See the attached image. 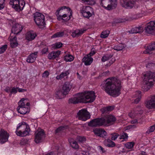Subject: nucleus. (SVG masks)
I'll return each mask as SVG.
<instances>
[{
  "mask_svg": "<svg viewBox=\"0 0 155 155\" xmlns=\"http://www.w3.org/2000/svg\"><path fill=\"white\" fill-rule=\"evenodd\" d=\"M9 135L7 132L3 129L0 130V143L3 144L8 140Z\"/></svg>",
  "mask_w": 155,
  "mask_h": 155,
  "instance_id": "14",
  "label": "nucleus"
},
{
  "mask_svg": "<svg viewBox=\"0 0 155 155\" xmlns=\"http://www.w3.org/2000/svg\"><path fill=\"white\" fill-rule=\"evenodd\" d=\"M100 5L107 10L115 8L117 6V0H101Z\"/></svg>",
  "mask_w": 155,
  "mask_h": 155,
  "instance_id": "6",
  "label": "nucleus"
},
{
  "mask_svg": "<svg viewBox=\"0 0 155 155\" xmlns=\"http://www.w3.org/2000/svg\"><path fill=\"white\" fill-rule=\"evenodd\" d=\"M77 139L78 141L81 143L85 141L86 140V138L85 137L80 136H77Z\"/></svg>",
  "mask_w": 155,
  "mask_h": 155,
  "instance_id": "48",
  "label": "nucleus"
},
{
  "mask_svg": "<svg viewBox=\"0 0 155 155\" xmlns=\"http://www.w3.org/2000/svg\"><path fill=\"white\" fill-rule=\"evenodd\" d=\"M112 135L111 137V139L112 140H115L117 139L119 135L117 134L114 133L112 134Z\"/></svg>",
  "mask_w": 155,
  "mask_h": 155,
  "instance_id": "57",
  "label": "nucleus"
},
{
  "mask_svg": "<svg viewBox=\"0 0 155 155\" xmlns=\"http://www.w3.org/2000/svg\"><path fill=\"white\" fill-rule=\"evenodd\" d=\"M61 52L60 51H52L48 54V58L50 60H54L59 57Z\"/></svg>",
  "mask_w": 155,
  "mask_h": 155,
  "instance_id": "22",
  "label": "nucleus"
},
{
  "mask_svg": "<svg viewBox=\"0 0 155 155\" xmlns=\"http://www.w3.org/2000/svg\"><path fill=\"white\" fill-rule=\"evenodd\" d=\"M93 12H91L90 11V12H82V13H81V14L84 17L89 18L90 17L92 16V15L93 14Z\"/></svg>",
  "mask_w": 155,
  "mask_h": 155,
  "instance_id": "45",
  "label": "nucleus"
},
{
  "mask_svg": "<svg viewBox=\"0 0 155 155\" xmlns=\"http://www.w3.org/2000/svg\"><path fill=\"white\" fill-rule=\"evenodd\" d=\"M7 48V45H5L0 48V54L4 53Z\"/></svg>",
  "mask_w": 155,
  "mask_h": 155,
  "instance_id": "52",
  "label": "nucleus"
},
{
  "mask_svg": "<svg viewBox=\"0 0 155 155\" xmlns=\"http://www.w3.org/2000/svg\"><path fill=\"white\" fill-rule=\"evenodd\" d=\"M110 72L109 71H107L105 72H104L103 73H100L99 76L96 78H99L100 77L102 76H108L110 74Z\"/></svg>",
  "mask_w": 155,
  "mask_h": 155,
  "instance_id": "51",
  "label": "nucleus"
},
{
  "mask_svg": "<svg viewBox=\"0 0 155 155\" xmlns=\"http://www.w3.org/2000/svg\"><path fill=\"white\" fill-rule=\"evenodd\" d=\"M82 98V103H88L93 102L95 100L96 96L93 91H84V93H81Z\"/></svg>",
  "mask_w": 155,
  "mask_h": 155,
  "instance_id": "5",
  "label": "nucleus"
},
{
  "mask_svg": "<svg viewBox=\"0 0 155 155\" xmlns=\"http://www.w3.org/2000/svg\"><path fill=\"white\" fill-rule=\"evenodd\" d=\"M86 31V29H76L72 32L71 36L73 38L78 37L82 35Z\"/></svg>",
  "mask_w": 155,
  "mask_h": 155,
  "instance_id": "24",
  "label": "nucleus"
},
{
  "mask_svg": "<svg viewBox=\"0 0 155 155\" xmlns=\"http://www.w3.org/2000/svg\"><path fill=\"white\" fill-rule=\"evenodd\" d=\"M90 11L93 12V9L90 6H86L83 7L82 9L81 10V13L88 12Z\"/></svg>",
  "mask_w": 155,
  "mask_h": 155,
  "instance_id": "39",
  "label": "nucleus"
},
{
  "mask_svg": "<svg viewBox=\"0 0 155 155\" xmlns=\"http://www.w3.org/2000/svg\"><path fill=\"white\" fill-rule=\"evenodd\" d=\"M137 2V0H120V4L123 8L131 9L134 7Z\"/></svg>",
  "mask_w": 155,
  "mask_h": 155,
  "instance_id": "9",
  "label": "nucleus"
},
{
  "mask_svg": "<svg viewBox=\"0 0 155 155\" xmlns=\"http://www.w3.org/2000/svg\"><path fill=\"white\" fill-rule=\"evenodd\" d=\"M104 143L106 146L109 147H113L115 146V143L109 139L105 141Z\"/></svg>",
  "mask_w": 155,
  "mask_h": 155,
  "instance_id": "32",
  "label": "nucleus"
},
{
  "mask_svg": "<svg viewBox=\"0 0 155 155\" xmlns=\"http://www.w3.org/2000/svg\"><path fill=\"white\" fill-rule=\"evenodd\" d=\"M25 100L24 98H22L18 103V106L17 107H26Z\"/></svg>",
  "mask_w": 155,
  "mask_h": 155,
  "instance_id": "38",
  "label": "nucleus"
},
{
  "mask_svg": "<svg viewBox=\"0 0 155 155\" xmlns=\"http://www.w3.org/2000/svg\"><path fill=\"white\" fill-rule=\"evenodd\" d=\"M93 59L91 57H84L82 59V61L84 62V64L86 65H90L93 62Z\"/></svg>",
  "mask_w": 155,
  "mask_h": 155,
  "instance_id": "29",
  "label": "nucleus"
},
{
  "mask_svg": "<svg viewBox=\"0 0 155 155\" xmlns=\"http://www.w3.org/2000/svg\"><path fill=\"white\" fill-rule=\"evenodd\" d=\"M99 150L101 151L102 153H105L106 151L101 146H99Z\"/></svg>",
  "mask_w": 155,
  "mask_h": 155,
  "instance_id": "64",
  "label": "nucleus"
},
{
  "mask_svg": "<svg viewBox=\"0 0 155 155\" xmlns=\"http://www.w3.org/2000/svg\"><path fill=\"white\" fill-rule=\"evenodd\" d=\"M5 91L7 93L10 92L11 94V87H7L5 89Z\"/></svg>",
  "mask_w": 155,
  "mask_h": 155,
  "instance_id": "63",
  "label": "nucleus"
},
{
  "mask_svg": "<svg viewBox=\"0 0 155 155\" xmlns=\"http://www.w3.org/2000/svg\"><path fill=\"white\" fill-rule=\"evenodd\" d=\"M70 73V71L69 70L64 72H63L60 74V75H57L56 77V78L57 80H61L65 77L67 76Z\"/></svg>",
  "mask_w": 155,
  "mask_h": 155,
  "instance_id": "30",
  "label": "nucleus"
},
{
  "mask_svg": "<svg viewBox=\"0 0 155 155\" xmlns=\"http://www.w3.org/2000/svg\"><path fill=\"white\" fill-rule=\"evenodd\" d=\"M146 107L148 109H155V95L152 96L151 99L146 103Z\"/></svg>",
  "mask_w": 155,
  "mask_h": 155,
  "instance_id": "20",
  "label": "nucleus"
},
{
  "mask_svg": "<svg viewBox=\"0 0 155 155\" xmlns=\"http://www.w3.org/2000/svg\"><path fill=\"white\" fill-rule=\"evenodd\" d=\"M115 61V58H112L111 60H110L109 63L107 64V66H110L111 65V64H112Z\"/></svg>",
  "mask_w": 155,
  "mask_h": 155,
  "instance_id": "60",
  "label": "nucleus"
},
{
  "mask_svg": "<svg viewBox=\"0 0 155 155\" xmlns=\"http://www.w3.org/2000/svg\"><path fill=\"white\" fill-rule=\"evenodd\" d=\"M72 85L69 82H66L63 85L62 91L64 95H66L68 94L71 89L72 88Z\"/></svg>",
  "mask_w": 155,
  "mask_h": 155,
  "instance_id": "18",
  "label": "nucleus"
},
{
  "mask_svg": "<svg viewBox=\"0 0 155 155\" xmlns=\"http://www.w3.org/2000/svg\"><path fill=\"white\" fill-rule=\"evenodd\" d=\"M82 1L84 2H86L90 5H94L95 3V0H81Z\"/></svg>",
  "mask_w": 155,
  "mask_h": 155,
  "instance_id": "54",
  "label": "nucleus"
},
{
  "mask_svg": "<svg viewBox=\"0 0 155 155\" xmlns=\"http://www.w3.org/2000/svg\"><path fill=\"white\" fill-rule=\"evenodd\" d=\"M143 30V28L142 27H136L132 28L131 31H130V33L132 34L140 33L142 32Z\"/></svg>",
  "mask_w": 155,
  "mask_h": 155,
  "instance_id": "31",
  "label": "nucleus"
},
{
  "mask_svg": "<svg viewBox=\"0 0 155 155\" xmlns=\"http://www.w3.org/2000/svg\"><path fill=\"white\" fill-rule=\"evenodd\" d=\"M144 30L146 33L153 35L155 31V21H151L147 23Z\"/></svg>",
  "mask_w": 155,
  "mask_h": 155,
  "instance_id": "12",
  "label": "nucleus"
},
{
  "mask_svg": "<svg viewBox=\"0 0 155 155\" xmlns=\"http://www.w3.org/2000/svg\"><path fill=\"white\" fill-rule=\"evenodd\" d=\"M37 36L36 33L33 31L28 32L26 35V39L29 41H31L34 40Z\"/></svg>",
  "mask_w": 155,
  "mask_h": 155,
  "instance_id": "26",
  "label": "nucleus"
},
{
  "mask_svg": "<svg viewBox=\"0 0 155 155\" xmlns=\"http://www.w3.org/2000/svg\"><path fill=\"white\" fill-rule=\"evenodd\" d=\"M96 52L95 48H93L91 49V52L87 55V56L88 57H91L94 55L96 53Z\"/></svg>",
  "mask_w": 155,
  "mask_h": 155,
  "instance_id": "50",
  "label": "nucleus"
},
{
  "mask_svg": "<svg viewBox=\"0 0 155 155\" xmlns=\"http://www.w3.org/2000/svg\"><path fill=\"white\" fill-rule=\"evenodd\" d=\"M155 129V124L150 127L149 129L146 132V134H149L150 132H153Z\"/></svg>",
  "mask_w": 155,
  "mask_h": 155,
  "instance_id": "49",
  "label": "nucleus"
},
{
  "mask_svg": "<svg viewBox=\"0 0 155 155\" xmlns=\"http://www.w3.org/2000/svg\"><path fill=\"white\" fill-rule=\"evenodd\" d=\"M49 74V73L48 71H46L44 72L42 74L43 77H47Z\"/></svg>",
  "mask_w": 155,
  "mask_h": 155,
  "instance_id": "59",
  "label": "nucleus"
},
{
  "mask_svg": "<svg viewBox=\"0 0 155 155\" xmlns=\"http://www.w3.org/2000/svg\"><path fill=\"white\" fill-rule=\"evenodd\" d=\"M128 137V136L127 134L126 133H123L121 136H120V139H123L124 140H126V139H127Z\"/></svg>",
  "mask_w": 155,
  "mask_h": 155,
  "instance_id": "53",
  "label": "nucleus"
},
{
  "mask_svg": "<svg viewBox=\"0 0 155 155\" xmlns=\"http://www.w3.org/2000/svg\"><path fill=\"white\" fill-rule=\"evenodd\" d=\"M144 78L143 81L144 85L143 89L145 91H148L153 85L155 82V74L151 71L147 72L144 74Z\"/></svg>",
  "mask_w": 155,
  "mask_h": 155,
  "instance_id": "2",
  "label": "nucleus"
},
{
  "mask_svg": "<svg viewBox=\"0 0 155 155\" xmlns=\"http://www.w3.org/2000/svg\"><path fill=\"white\" fill-rule=\"evenodd\" d=\"M30 130L28 124L23 121L18 124L15 133L18 136L24 137L29 135Z\"/></svg>",
  "mask_w": 155,
  "mask_h": 155,
  "instance_id": "3",
  "label": "nucleus"
},
{
  "mask_svg": "<svg viewBox=\"0 0 155 155\" xmlns=\"http://www.w3.org/2000/svg\"><path fill=\"white\" fill-rule=\"evenodd\" d=\"M112 56V55L111 54H106L102 57L101 59V61L103 62H105L111 58Z\"/></svg>",
  "mask_w": 155,
  "mask_h": 155,
  "instance_id": "47",
  "label": "nucleus"
},
{
  "mask_svg": "<svg viewBox=\"0 0 155 155\" xmlns=\"http://www.w3.org/2000/svg\"><path fill=\"white\" fill-rule=\"evenodd\" d=\"M78 119L79 120L85 121L90 118L91 115L90 113L85 109L79 110L77 114Z\"/></svg>",
  "mask_w": 155,
  "mask_h": 155,
  "instance_id": "8",
  "label": "nucleus"
},
{
  "mask_svg": "<svg viewBox=\"0 0 155 155\" xmlns=\"http://www.w3.org/2000/svg\"><path fill=\"white\" fill-rule=\"evenodd\" d=\"M63 45V44L61 42H58L53 45L52 48L54 49H58L62 47Z\"/></svg>",
  "mask_w": 155,
  "mask_h": 155,
  "instance_id": "43",
  "label": "nucleus"
},
{
  "mask_svg": "<svg viewBox=\"0 0 155 155\" xmlns=\"http://www.w3.org/2000/svg\"><path fill=\"white\" fill-rule=\"evenodd\" d=\"M135 143L134 142H128L125 144V147L128 149H132L134 146Z\"/></svg>",
  "mask_w": 155,
  "mask_h": 155,
  "instance_id": "46",
  "label": "nucleus"
},
{
  "mask_svg": "<svg viewBox=\"0 0 155 155\" xmlns=\"http://www.w3.org/2000/svg\"><path fill=\"white\" fill-rule=\"evenodd\" d=\"M11 33L10 36V44L12 48H14L17 47L18 45V43L17 41V37L16 35L13 36L12 35Z\"/></svg>",
  "mask_w": 155,
  "mask_h": 155,
  "instance_id": "23",
  "label": "nucleus"
},
{
  "mask_svg": "<svg viewBox=\"0 0 155 155\" xmlns=\"http://www.w3.org/2000/svg\"><path fill=\"white\" fill-rule=\"evenodd\" d=\"M104 120V126H108L114 124L116 121V118L114 116L109 115L107 116L105 118L103 117Z\"/></svg>",
  "mask_w": 155,
  "mask_h": 155,
  "instance_id": "13",
  "label": "nucleus"
},
{
  "mask_svg": "<svg viewBox=\"0 0 155 155\" xmlns=\"http://www.w3.org/2000/svg\"><path fill=\"white\" fill-rule=\"evenodd\" d=\"M135 96L134 97H137V98L135 99L134 102L135 104H137L140 101L141 98V92L140 91H137L134 93Z\"/></svg>",
  "mask_w": 155,
  "mask_h": 155,
  "instance_id": "33",
  "label": "nucleus"
},
{
  "mask_svg": "<svg viewBox=\"0 0 155 155\" xmlns=\"http://www.w3.org/2000/svg\"><path fill=\"white\" fill-rule=\"evenodd\" d=\"M155 50V42L152 43L150 45L146 47V50L143 51L144 54H150L151 52Z\"/></svg>",
  "mask_w": 155,
  "mask_h": 155,
  "instance_id": "25",
  "label": "nucleus"
},
{
  "mask_svg": "<svg viewBox=\"0 0 155 155\" xmlns=\"http://www.w3.org/2000/svg\"><path fill=\"white\" fill-rule=\"evenodd\" d=\"M48 47H46L43 48L41 51L42 54H46L48 52Z\"/></svg>",
  "mask_w": 155,
  "mask_h": 155,
  "instance_id": "56",
  "label": "nucleus"
},
{
  "mask_svg": "<svg viewBox=\"0 0 155 155\" xmlns=\"http://www.w3.org/2000/svg\"><path fill=\"white\" fill-rule=\"evenodd\" d=\"M18 90V88L17 87H13L12 89H11V94H12L13 93V94H16Z\"/></svg>",
  "mask_w": 155,
  "mask_h": 155,
  "instance_id": "58",
  "label": "nucleus"
},
{
  "mask_svg": "<svg viewBox=\"0 0 155 155\" xmlns=\"http://www.w3.org/2000/svg\"><path fill=\"white\" fill-rule=\"evenodd\" d=\"M114 106H109L106 107H104L101 109L102 112L103 113H107L108 111L113 110L114 108Z\"/></svg>",
  "mask_w": 155,
  "mask_h": 155,
  "instance_id": "34",
  "label": "nucleus"
},
{
  "mask_svg": "<svg viewBox=\"0 0 155 155\" xmlns=\"http://www.w3.org/2000/svg\"><path fill=\"white\" fill-rule=\"evenodd\" d=\"M110 34V31L109 30H106L103 31L101 34V37L103 38H106Z\"/></svg>",
  "mask_w": 155,
  "mask_h": 155,
  "instance_id": "42",
  "label": "nucleus"
},
{
  "mask_svg": "<svg viewBox=\"0 0 155 155\" xmlns=\"http://www.w3.org/2000/svg\"><path fill=\"white\" fill-rule=\"evenodd\" d=\"M17 88L18 91L19 92H24L27 91L26 89L19 88L18 87Z\"/></svg>",
  "mask_w": 155,
  "mask_h": 155,
  "instance_id": "61",
  "label": "nucleus"
},
{
  "mask_svg": "<svg viewBox=\"0 0 155 155\" xmlns=\"http://www.w3.org/2000/svg\"><path fill=\"white\" fill-rule=\"evenodd\" d=\"M102 86V89L113 97L118 96L121 93V81L117 78L112 77L106 79Z\"/></svg>",
  "mask_w": 155,
  "mask_h": 155,
  "instance_id": "1",
  "label": "nucleus"
},
{
  "mask_svg": "<svg viewBox=\"0 0 155 155\" xmlns=\"http://www.w3.org/2000/svg\"><path fill=\"white\" fill-rule=\"evenodd\" d=\"M143 113V111L142 110L141 107L138 106L135 108L134 110L131 112L130 114H133V116H135L138 114L141 115Z\"/></svg>",
  "mask_w": 155,
  "mask_h": 155,
  "instance_id": "27",
  "label": "nucleus"
},
{
  "mask_svg": "<svg viewBox=\"0 0 155 155\" xmlns=\"http://www.w3.org/2000/svg\"><path fill=\"white\" fill-rule=\"evenodd\" d=\"M5 7V2H0V10L3 9Z\"/></svg>",
  "mask_w": 155,
  "mask_h": 155,
  "instance_id": "62",
  "label": "nucleus"
},
{
  "mask_svg": "<svg viewBox=\"0 0 155 155\" xmlns=\"http://www.w3.org/2000/svg\"><path fill=\"white\" fill-rule=\"evenodd\" d=\"M38 51L35 52L31 54L27 57L26 59V61L29 63L34 62L36 58L38 57Z\"/></svg>",
  "mask_w": 155,
  "mask_h": 155,
  "instance_id": "21",
  "label": "nucleus"
},
{
  "mask_svg": "<svg viewBox=\"0 0 155 155\" xmlns=\"http://www.w3.org/2000/svg\"><path fill=\"white\" fill-rule=\"evenodd\" d=\"M65 128L64 126H60L57 128L55 130L56 133H59L61 131L63 130Z\"/></svg>",
  "mask_w": 155,
  "mask_h": 155,
  "instance_id": "55",
  "label": "nucleus"
},
{
  "mask_svg": "<svg viewBox=\"0 0 155 155\" xmlns=\"http://www.w3.org/2000/svg\"><path fill=\"white\" fill-rule=\"evenodd\" d=\"M72 12V11L70 12V15H69V16L68 17H67V18H62V16L61 15H58V16H57V19L59 21H60L61 20H62L65 21H67L70 19L71 16H72V15L71 13Z\"/></svg>",
  "mask_w": 155,
  "mask_h": 155,
  "instance_id": "35",
  "label": "nucleus"
},
{
  "mask_svg": "<svg viewBox=\"0 0 155 155\" xmlns=\"http://www.w3.org/2000/svg\"><path fill=\"white\" fill-rule=\"evenodd\" d=\"M74 59V57L70 54L66 55L64 57V60L66 62L71 61L73 60Z\"/></svg>",
  "mask_w": 155,
  "mask_h": 155,
  "instance_id": "41",
  "label": "nucleus"
},
{
  "mask_svg": "<svg viewBox=\"0 0 155 155\" xmlns=\"http://www.w3.org/2000/svg\"><path fill=\"white\" fill-rule=\"evenodd\" d=\"M93 132L95 135L101 137H104L107 134L106 132L102 128H94L93 130Z\"/></svg>",
  "mask_w": 155,
  "mask_h": 155,
  "instance_id": "16",
  "label": "nucleus"
},
{
  "mask_svg": "<svg viewBox=\"0 0 155 155\" xmlns=\"http://www.w3.org/2000/svg\"><path fill=\"white\" fill-rule=\"evenodd\" d=\"M29 102H27L26 103V107H17V110L18 113L24 115L27 113H28L30 111Z\"/></svg>",
  "mask_w": 155,
  "mask_h": 155,
  "instance_id": "17",
  "label": "nucleus"
},
{
  "mask_svg": "<svg viewBox=\"0 0 155 155\" xmlns=\"http://www.w3.org/2000/svg\"><path fill=\"white\" fill-rule=\"evenodd\" d=\"M82 98H81V94L78 93L76 94L73 97L69 99V103L76 104L78 103H82Z\"/></svg>",
  "mask_w": 155,
  "mask_h": 155,
  "instance_id": "15",
  "label": "nucleus"
},
{
  "mask_svg": "<svg viewBox=\"0 0 155 155\" xmlns=\"http://www.w3.org/2000/svg\"><path fill=\"white\" fill-rule=\"evenodd\" d=\"M66 9V10L67 11H68L69 12H71L72 11L70 8L69 7H67L66 6H64L62 7H61L60 8H59L56 11V12L55 13V14L57 16H58V15H59V14L60 11L61 10H63L64 9Z\"/></svg>",
  "mask_w": 155,
  "mask_h": 155,
  "instance_id": "36",
  "label": "nucleus"
},
{
  "mask_svg": "<svg viewBox=\"0 0 155 155\" xmlns=\"http://www.w3.org/2000/svg\"><path fill=\"white\" fill-rule=\"evenodd\" d=\"M35 135V141L37 143L42 142L45 137L44 131L42 129L40 131L37 130Z\"/></svg>",
  "mask_w": 155,
  "mask_h": 155,
  "instance_id": "10",
  "label": "nucleus"
},
{
  "mask_svg": "<svg viewBox=\"0 0 155 155\" xmlns=\"http://www.w3.org/2000/svg\"><path fill=\"white\" fill-rule=\"evenodd\" d=\"M23 29V26L18 23H16L13 26L12 29V33L15 35H18L20 33Z\"/></svg>",
  "mask_w": 155,
  "mask_h": 155,
  "instance_id": "19",
  "label": "nucleus"
},
{
  "mask_svg": "<svg viewBox=\"0 0 155 155\" xmlns=\"http://www.w3.org/2000/svg\"><path fill=\"white\" fill-rule=\"evenodd\" d=\"M9 3L12 5L13 8L18 12L23 10L25 5L24 1L19 0H10Z\"/></svg>",
  "mask_w": 155,
  "mask_h": 155,
  "instance_id": "7",
  "label": "nucleus"
},
{
  "mask_svg": "<svg viewBox=\"0 0 155 155\" xmlns=\"http://www.w3.org/2000/svg\"><path fill=\"white\" fill-rule=\"evenodd\" d=\"M34 21L38 26L40 28L45 27L46 23L45 21L44 15L38 12L33 14Z\"/></svg>",
  "mask_w": 155,
  "mask_h": 155,
  "instance_id": "4",
  "label": "nucleus"
},
{
  "mask_svg": "<svg viewBox=\"0 0 155 155\" xmlns=\"http://www.w3.org/2000/svg\"><path fill=\"white\" fill-rule=\"evenodd\" d=\"M55 97L58 99H60L62 98V96L63 94V91L62 92L60 90H58L56 91L55 93Z\"/></svg>",
  "mask_w": 155,
  "mask_h": 155,
  "instance_id": "44",
  "label": "nucleus"
},
{
  "mask_svg": "<svg viewBox=\"0 0 155 155\" xmlns=\"http://www.w3.org/2000/svg\"><path fill=\"white\" fill-rule=\"evenodd\" d=\"M104 121L103 117L96 118L90 121L88 123V125L92 127L104 126Z\"/></svg>",
  "mask_w": 155,
  "mask_h": 155,
  "instance_id": "11",
  "label": "nucleus"
},
{
  "mask_svg": "<svg viewBox=\"0 0 155 155\" xmlns=\"http://www.w3.org/2000/svg\"><path fill=\"white\" fill-rule=\"evenodd\" d=\"M64 35V31H60L52 35L51 37L53 38L57 37H63Z\"/></svg>",
  "mask_w": 155,
  "mask_h": 155,
  "instance_id": "40",
  "label": "nucleus"
},
{
  "mask_svg": "<svg viewBox=\"0 0 155 155\" xmlns=\"http://www.w3.org/2000/svg\"><path fill=\"white\" fill-rule=\"evenodd\" d=\"M125 47V46L122 43H120L115 45L114 47V49L117 51H120L123 50Z\"/></svg>",
  "mask_w": 155,
  "mask_h": 155,
  "instance_id": "37",
  "label": "nucleus"
},
{
  "mask_svg": "<svg viewBox=\"0 0 155 155\" xmlns=\"http://www.w3.org/2000/svg\"><path fill=\"white\" fill-rule=\"evenodd\" d=\"M68 141L70 145L72 148L77 149L78 148V145L77 142L73 138H70L68 139Z\"/></svg>",
  "mask_w": 155,
  "mask_h": 155,
  "instance_id": "28",
  "label": "nucleus"
}]
</instances>
